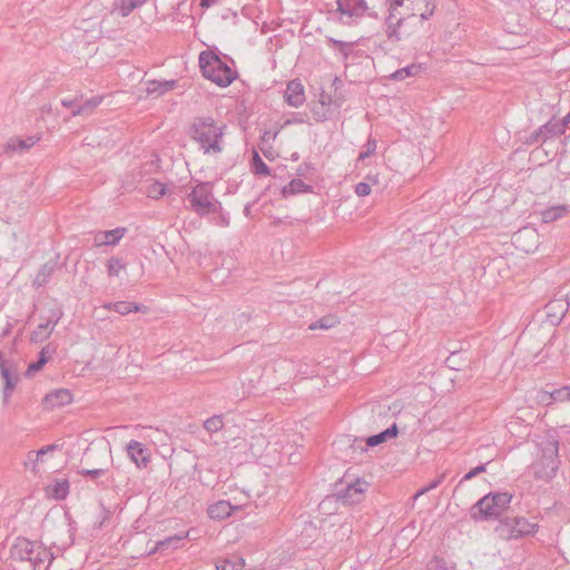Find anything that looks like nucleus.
Masks as SVG:
<instances>
[{
	"label": "nucleus",
	"instance_id": "f257e3e1",
	"mask_svg": "<svg viewBox=\"0 0 570 570\" xmlns=\"http://www.w3.org/2000/svg\"><path fill=\"white\" fill-rule=\"evenodd\" d=\"M52 560L50 550L26 538H18L10 548V566L13 570H48Z\"/></svg>",
	"mask_w": 570,
	"mask_h": 570
},
{
	"label": "nucleus",
	"instance_id": "f03ea898",
	"mask_svg": "<svg viewBox=\"0 0 570 570\" xmlns=\"http://www.w3.org/2000/svg\"><path fill=\"white\" fill-rule=\"evenodd\" d=\"M198 60L203 76L219 87L229 86L237 77V72L213 51H202Z\"/></svg>",
	"mask_w": 570,
	"mask_h": 570
},
{
	"label": "nucleus",
	"instance_id": "7ed1b4c3",
	"mask_svg": "<svg viewBox=\"0 0 570 570\" xmlns=\"http://www.w3.org/2000/svg\"><path fill=\"white\" fill-rule=\"evenodd\" d=\"M511 500L512 495L507 492L489 493L472 507L471 517L475 521L495 519L505 511Z\"/></svg>",
	"mask_w": 570,
	"mask_h": 570
},
{
	"label": "nucleus",
	"instance_id": "20e7f679",
	"mask_svg": "<svg viewBox=\"0 0 570 570\" xmlns=\"http://www.w3.org/2000/svg\"><path fill=\"white\" fill-rule=\"evenodd\" d=\"M190 209L199 216L216 213L222 209L220 202L214 196L209 183L197 184L187 195Z\"/></svg>",
	"mask_w": 570,
	"mask_h": 570
},
{
	"label": "nucleus",
	"instance_id": "39448f33",
	"mask_svg": "<svg viewBox=\"0 0 570 570\" xmlns=\"http://www.w3.org/2000/svg\"><path fill=\"white\" fill-rule=\"evenodd\" d=\"M541 458L533 463V474L537 479L551 480L559 468V443L554 439H547L541 443Z\"/></svg>",
	"mask_w": 570,
	"mask_h": 570
},
{
	"label": "nucleus",
	"instance_id": "423d86ee",
	"mask_svg": "<svg viewBox=\"0 0 570 570\" xmlns=\"http://www.w3.org/2000/svg\"><path fill=\"white\" fill-rule=\"evenodd\" d=\"M226 129V125L212 117H200L194 120L189 128V136L197 142H218Z\"/></svg>",
	"mask_w": 570,
	"mask_h": 570
},
{
	"label": "nucleus",
	"instance_id": "0eeeda50",
	"mask_svg": "<svg viewBox=\"0 0 570 570\" xmlns=\"http://www.w3.org/2000/svg\"><path fill=\"white\" fill-rule=\"evenodd\" d=\"M537 530L538 524L529 522L523 517L504 518L495 528V532L503 540H512L533 534Z\"/></svg>",
	"mask_w": 570,
	"mask_h": 570
},
{
	"label": "nucleus",
	"instance_id": "6e6552de",
	"mask_svg": "<svg viewBox=\"0 0 570 570\" xmlns=\"http://www.w3.org/2000/svg\"><path fill=\"white\" fill-rule=\"evenodd\" d=\"M393 9L403 8L409 17H419L422 21L429 20L435 11V0H389Z\"/></svg>",
	"mask_w": 570,
	"mask_h": 570
},
{
	"label": "nucleus",
	"instance_id": "1a4fd4ad",
	"mask_svg": "<svg viewBox=\"0 0 570 570\" xmlns=\"http://www.w3.org/2000/svg\"><path fill=\"white\" fill-rule=\"evenodd\" d=\"M338 20L344 24H351L363 18L367 11L366 0H336Z\"/></svg>",
	"mask_w": 570,
	"mask_h": 570
},
{
	"label": "nucleus",
	"instance_id": "9d476101",
	"mask_svg": "<svg viewBox=\"0 0 570 570\" xmlns=\"http://www.w3.org/2000/svg\"><path fill=\"white\" fill-rule=\"evenodd\" d=\"M367 487L366 481L357 479L355 482L347 483L345 488L337 490V500L344 504H357L363 500Z\"/></svg>",
	"mask_w": 570,
	"mask_h": 570
},
{
	"label": "nucleus",
	"instance_id": "9b49d317",
	"mask_svg": "<svg viewBox=\"0 0 570 570\" xmlns=\"http://www.w3.org/2000/svg\"><path fill=\"white\" fill-rule=\"evenodd\" d=\"M61 316V313L59 312H52L46 322L40 323L37 328L31 333L30 340L33 343H40L48 338L50 334L52 333L55 326L59 322Z\"/></svg>",
	"mask_w": 570,
	"mask_h": 570
},
{
	"label": "nucleus",
	"instance_id": "f8f14e48",
	"mask_svg": "<svg viewBox=\"0 0 570 570\" xmlns=\"http://www.w3.org/2000/svg\"><path fill=\"white\" fill-rule=\"evenodd\" d=\"M404 20V14L399 12L397 9H393L391 4H389V17L385 21V33L386 37L392 41H400L401 35L399 32V27L402 24Z\"/></svg>",
	"mask_w": 570,
	"mask_h": 570
},
{
	"label": "nucleus",
	"instance_id": "ddd939ff",
	"mask_svg": "<svg viewBox=\"0 0 570 570\" xmlns=\"http://www.w3.org/2000/svg\"><path fill=\"white\" fill-rule=\"evenodd\" d=\"M285 101L292 106V107H299L305 101V91L304 86L299 80H291L287 83L285 94H284Z\"/></svg>",
	"mask_w": 570,
	"mask_h": 570
},
{
	"label": "nucleus",
	"instance_id": "4468645a",
	"mask_svg": "<svg viewBox=\"0 0 570 570\" xmlns=\"http://www.w3.org/2000/svg\"><path fill=\"white\" fill-rule=\"evenodd\" d=\"M557 125H559V120L556 118H552L551 120H549L548 122L542 125L533 134V137H532L533 141L534 142H539V141L546 142L547 140L557 139L558 137L563 135L564 130H561V129L558 130Z\"/></svg>",
	"mask_w": 570,
	"mask_h": 570
},
{
	"label": "nucleus",
	"instance_id": "2eb2a0df",
	"mask_svg": "<svg viewBox=\"0 0 570 570\" xmlns=\"http://www.w3.org/2000/svg\"><path fill=\"white\" fill-rule=\"evenodd\" d=\"M127 229L125 227H117L115 229L98 232L94 237L95 246L117 245L125 236Z\"/></svg>",
	"mask_w": 570,
	"mask_h": 570
},
{
	"label": "nucleus",
	"instance_id": "dca6fc26",
	"mask_svg": "<svg viewBox=\"0 0 570 570\" xmlns=\"http://www.w3.org/2000/svg\"><path fill=\"white\" fill-rule=\"evenodd\" d=\"M0 373L4 380L3 401L7 403L19 381V375L17 372L12 371V365L9 363L0 364Z\"/></svg>",
	"mask_w": 570,
	"mask_h": 570
},
{
	"label": "nucleus",
	"instance_id": "f3484780",
	"mask_svg": "<svg viewBox=\"0 0 570 570\" xmlns=\"http://www.w3.org/2000/svg\"><path fill=\"white\" fill-rule=\"evenodd\" d=\"M563 296L554 298L546 305L547 316L552 323L560 322L569 308V302Z\"/></svg>",
	"mask_w": 570,
	"mask_h": 570
},
{
	"label": "nucleus",
	"instance_id": "a211bd4d",
	"mask_svg": "<svg viewBox=\"0 0 570 570\" xmlns=\"http://www.w3.org/2000/svg\"><path fill=\"white\" fill-rule=\"evenodd\" d=\"M127 453L138 468L149 462L148 449L140 442L131 440L127 445Z\"/></svg>",
	"mask_w": 570,
	"mask_h": 570
},
{
	"label": "nucleus",
	"instance_id": "6ab92c4d",
	"mask_svg": "<svg viewBox=\"0 0 570 570\" xmlns=\"http://www.w3.org/2000/svg\"><path fill=\"white\" fill-rule=\"evenodd\" d=\"M43 401L47 406L53 409L71 403L72 395L68 390L60 389L48 393Z\"/></svg>",
	"mask_w": 570,
	"mask_h": 570
},
{
	"label": "nucleus",
	"instance_id": "aec40b11",
	"mask_svg": "<svg viewBox=\"0 0 570 570\" xmlns=\"http://www.w3.org/2000/svg\"><path fill=\"white\" fill-rule=\"evenodd\" d=\"M176 87V80H148L146 92L148 96L159 97Z\"/></svg>",
	"mask_w": 570,
	"mask_h": 570
},
{
	"label": "nucleus",
	"instance_id": "412c9836",
	"mask_svg": "<svg viewBox=\"0 0 570 570\" xmlns=\"http://www.w3.org/2000/svg\"><path fill=\"white\" fill-rule=\"evenodd\" d=\"M233 510L234 507L228 501L222 500L210 504L208 507L207 513L210 519L220 520L229 517Z\"/></svg>",
	"mask_w": 570,
	"mask_h": 570
},
{
	"label": "nucleus",
	"instance_id": "4be33fe9",
	"mask_svg": "<svg viewBox=\"0 0 570 570\" xmlns=\"http://www.w3.org/2000/svg\"><path fill=\"white\" fill-rule=\"evenodd\" d=\"M105 308L112 309L120 315H127L131 312H146L147 309V307L144 305L122 301L116 303H108L105 305Z\"/></svg>",
	"mask_w": 570,
	"mask_h": 570
},
{
	"label": "nucleus",
	"instance_id": "5701e85b",
	"mask_svg": "<svg viewBox=\"0 0 570 570\" xmlns=\"http://www.w3.org/2000/svg\"><path fill=\"white\" fill-rule=\"evenodd\" d=\"M334 110L331 98L322 96L318 105L313 108V115L316 120L324 121L332 116Z\"/></svg>",
	"mask_w": 570,
	"mask_h": 570
},
{
	"label": "nucleus",
	"instance_id": "b1692460",
	"mask_svg": "<svg viewBox=\"0 0 570 570\" xmlns=\"http://www.w3.org/2000/svg\"><path fill=\"white\" fill-rule=\"evenodd\" d=\"M397 434H399V429H397L396 423H394L389 429H386L377 434L368 436L366 439V445L370 448L376 446L383 442H386L390 439L396 438Z\"/></svg>",
	"mask_w": 570,
	"mask_h": 570
},
{
	"label": "nucleus",
	"instance_id": "393cba45",
	"mask_svg": "<svg viewBox=\"0 0 570 570\" xmlns=\"http://www.w3.org/2000/svg\"><path fill=\"white\" fill-rule=\"evenodd\" d=\"M56 347L51 344H47L42 347V350L39 353V358L37 362L31 363L28 366L27 374H30L32 372H38L42 368V366L55 355Z\"/></svg>",
	"mask_w": 570,
	"mask_h": 570
},
{
	"label": "nucleus",
	"instance_id": "a878e982",
	"mask_svg": "<svg viewBox=\"0 0 570 570\" xmlns=\"http://www.w3.org/2000/svg\"><path fill=\"white\" fill-rule=\"evenodd\" d=\"M313 187L305 184L302 179H293L286 186L283 187L282 194L287 197L299 193H311Z\"/></svg>",
	"mask_w": 570,
	"mask_h": 570
},
{
	"label": "nucleus",
	"instance_id": "bb28decb",
	"mask_svg": "<svg viewBox=\"0 0 570 570\" xmlns=\"http://www.w3.org/2000/svg\"><path fill=\"white\" fill-rule=\"evenodd\" d=\"M568 213V207L564 205H558L549 207L541 212V219L543 223H552Z\"/></svg>",
	"mask_w": 570,
	"mask_h": 570
},
{
	"label": "nucleus",
	"instance_id": "cd10ccee",
	"mask_svg": "<svg viewBox=\"0 0 570 570\" xmlns=\"http://www.w3.org/2000/svg\"><path fill=\"white\" fill-rule=\"evenodd\" d=\"M421 66L416 63L409 65L406 67L400 68L391 73L390 79L394 81H402L410 77L416 76L421 71Z\"/></svg>",
	"mask_w": 570,
	"mask_h": 570
},
{
	"label": "nucleus",
	"instance_id": "c85d7f7f",
	"mask_svg": "<svg viewBox=\"0 0 570 570\" xmlns=\"http://www.w3.org/2000/svg\"><path fill=\"white\" fill-rule=\"evenodd\" d=\"M186 538V535H171L164 540H159L156 542L155 548L149 552V554L155 553L156 551H166L168 549H176L178 544Z\"/></svg>",
	"mask_w": 570,
	"mask_h": 570
},
{
	"label": "nucleus",
	"instance_id": "c756f323",
	"mask_svg": "<svg viewBox=\"0 0 570 570\" xmlns=\"http://www.w3.org/2000/svg\"><path fill=\"white\" fill-rule=\"evenodd\" d=\"M326 41L331 47L336 49L342 55V57L344 59L348 58V56L352 53L354 45L356 43V42L342 41V40L335 39L333 37H326Z\"/></svg>",
	"mask_w": 570,
	"mask_h": 570
},
{
	"label": "nucleus",
	"instance_id": "7c9ffc66",
	"mask_svg": "<svg viewBox=\"0 0 570 570\" xmlns=\"http://www.w3.org/2000/svg\"><path fill=\"white\" fill-rule=\"evenodd\" d=\"M537 238H538V234L535 233V230L532 228L525 227L523 229L518 230L513 235V243L517 244L518 247H521L524 252H530L531 248L522 246V242L524 239L535 240Z\"/></svg>",
	"mask_w": 570,
	"mask_h": 570
},
{
	"label": "nucleus",
	"instance_id": "2f4dec72",
	"mask_svg": "<svg viewBox=\"0 0 570 570\" xmlns=\"http://www.w3.org/2000/svg\"><path fill=\"white\" fill-rule=\"evenodd\" d=\"M250 168L255 175H262V176L269 175V168L263 161L259 153L256 149H253Z\"/></svg>",
	"mask_w": 570,
	"mask_h": 570
},
{
	"label": "nucleus",
	"instance_id": "473e14b6",
	"mask_svg": "<svg viewBox=\"0 0 570 570\" xmlns=\"http://www.w3.org/2000/svg\"><path fill=\"white\" fill-rule=\"evenodd\" d=\"M55 272V264L46 263L41 266L35 278V285L38 287L46 285Z\"/></svg>",
	"mask_w": 570,
	"mask_h": 570
},
{
	"label": "nucleus",
	"instance_id": "72a5a7b5",
	"mask_svg": "<svg viewBox=\"0 0 570 570\" xmlns=\"http://www.w3.org/2000/svg\"><path fill=\"white\" fill-rule=\"evenodd\" d=\"M57 448L58 446L56 444H50V445L41 448L38 451H30L28 453V461L24 462L26 466H28V464H31L32 470H36L37 463L39 461H41V454H47L49 452H52Z\"/></svg>",
	"mask_w": 570,
	"mask_h": 570
},
{
	"label": "nucleus",
	"instance_id": "f704fd0d",
	"mask_svg": "<svg viewBox=\"0 0 570 570\" xmlns=\"http://www.w3.org/2000/svg\"><path fill=\"white\" fill-rule=\"evenodd\" d=\"M127 267L124 259L119 257H111L107 263V273L110 277H118L121 272Z\"/></svg>",
	"mask_w": 570,
	"mask_h": 570
},
{
	"label": "nucleus",
	"instance_id": "c9c22d12",
	"mask_svg": "<svg viewBox=\"0 0 570 570\" xmlns=\"http://www.w3.org/2000/svg\"><path fill=\"white\" fill-rule=\"evenodd\" d=\"M336 324H337L336 317L333 315H327V316H324V317L320 318L318 321L312 323L309 325V330H312V331L330 330V328H333Z\"/></svg>",
	"mask_w": 570,
	"mask_h": 570
},
{
	"label": "nucleus",
	"instance_id": "e433bc0d",
	"mask_svg": "<svg viewBox=\"0 0 570 570\" xmlns=\"http://www.w3.org/2000/svg\"><path fill=\"white\" fill-rule=\"evenodd\" d=\"M148 0H121L119 11L122 17L129 16L136 8L141 7Z\"/></svg>",
	"mask_w": 570,
	"mask_h": 570
},
{
	"label": "nucleus",
	"instance_id": "4c0bfd02",
	"mask_svg": "<svg viewBox=\"0 0 570 570\" xmlns=\"http://www.w3.org/2000/svg\"><path fill=\"white\" fill-rule=\"evenodd\" d=\"M224 428L223 415H213L204 422V429L210 433H216Z\"/></svg>",
	"mask_w": 570,
	"mask_h": 570
},
{
	"label": "nucleus",
	"instance_id": "58836bf2",
	"mask_svg": "<svg viewBox=\"0 0 570 570\" xmlns=\"http://www.w3.org/2000/svg\"><path fill=\"white\" fill-rule=\"evenodd\" d=\"M166 194V185L160 181H154L147 188V196L153 199H158Z\"/></svg>",
	"mask_w": 570,
	"mask_h": 570
},
{
	"label": "nucleus",
	"instance_id": "ea45409f",
	"mask_svg": "<svg viewBox=\"0 0 570 570\" xmlns=\"http://www.w3.org/2000/svg\"><path fill=\"white\" fill-rule=\"evenodd\" d=\"M550 397L556 402L570 401V385H564L550 392Z\"/></svg>",
	"mask_w": 570,
	"mask_h": 570
},
{
	"label": "nucleus",
	"instance_id": "a19ab883",
	"mask_svg": "<svg viewBox=\"0 0 570 570\" xmlns=\"http://www.w3.org/2000/svg\"><path fill=\"white\" fill-rule=\"evenodd\" d=\"M69 492V484L66 480L57 481L52 485V494L56 499H65Z\"/></svg>",
	"mask_w": 570,
	"mask_h": 570
},
{
	"label": "nucleus",
	"instance_id": "79ce46f5",
	"mask_svg": "<svg viewBox=\"0 0 570 570\" xmlns=\"http://www.w3.org/2000/svg\"><path fill=\"white\" fill-rule=\"evenodd\" d=\"M79 474L90 478L91 480L100 479L106 475L107 469L105 468H94V469H81L78 471Z\"/></svg>",
	"mask_w": 570,
	"mask_h": 570
},
{
	"label": "nucleus",
	"instance_id": "37998d69",
	"mask_svg": "<svg viewBox=\"0 0 570 570\" xmlns=\"http://www.w3.org/2000/svg\"><path fill=\"white\" fill-rule=\"evenodd\" d=\"M102 101V97L95 96L80 104L83 109V115H89L95 108H97Z\"/></svg>",
	"mask_w": 570,
	"mask_h": 570
},
{
	"label": "nucleus",
	"instance_id": "c03bdc74",
	"mask_svg": "<svg viewBox=\"0 0 570 570\" xmlns=\"http://www.w3.org/2000/svg\"><path fill=\"white\" fill-rule=\"evenodd\" d=\"M245 561L242 558L237 559V562H232L229 560H223L217 562L216 569L217 570H236L237 568H242L244 566Z\"/></svg>",
	"mask_w": 570,
	"mask_h": 570
},
{
	"label": "nucleus",
	"instance_id": "a18cd8bd",
	"mask_svg": "<svg viewBox=\"0 0 570 570\" xmlns=\"http://www.w3.org/2000/svg\"><path fill=\"white\" fill-rule=\"evenodd\" d=\"M445 479V473H442L440 474L436 479H434L433 481H431L426 487L422 488L420 491H417L414 495V498H419L420 495L438 488L442 482L443 480Z\"/></svg>",
	"mask_w": 570,
	"mask_h": 570
},
{
	"label": "nucleus",
	"instance_id": "49530a36",
	"mask_svg": "<svg viewBox=\"0 0 570 570\" xmlns=\"http://www.w3.org/2000/svg\"><path fill=\"white\" fill-rule=\"evenodd\" d=\"M428 570H449L446 562L439 557H433L428 563Z\"/></svg>",
	"mask_w": 570,
	"mask_h": 570
},
{
	"label": "nucleus",
	"instance_id": "de8ad7c7",
	"mask_svg": "<svg viewBox=\"0 0 570 570\" xmlns=\"http://www.w3.org/2000/svg\"><path fill=\"white\" fill-rule=\"evenodd\" d=\"M487 470V463L485 464H480L478 466H475L474 469H472L471 471H469L463 478L462 480L460 481V483L464 482V481H469L471 479H473L474 476H476L478 474L482 473V472H485Z\"/></svg>",
	"mask_w": 570,
	"mask_h": 570
},
{
	"label": "nucleus",
	"instance_id": "09e8293b",
	"mask_svg": "<svg viewBox=\"0 0 570 570\" xmlns=\"http://www.w3.org/2000/svg\"><path fill=\"white\" fill-rule=\"evenodd\" d=\"M265 147H261V151L265 158L268 160H274L278 157V151L274 149L273 145H264Z\"/></svg>",
	"mask_w": 570,
	"mask_h": 570
},
{
	"label": "nucleus",
	"instance_id": "8fccbe9b",
	"mask_svg": "<svg viewBox=\"0 0 570 570\" xmlns=\"http://www.w3.org/2000/svg\"><path fill=\"white\" fill-rule=\"evenodd\" d=\"M355 194L364 197L371 194V186L367 183L361 181L355 186Z\"/></svg>",
	"mask_w": 570,
	"mask_h": 570
},
{
	"label": "nucleus",
	"instance_id": "3c124183",
	"mask_svg": "<svg viewBox=\"0 0 570 570\" xmlns=\"http://www.w3.org/2000/svg\"><path fill=\"white\" fill-rule=\"evenodd\" d=\"M32 145H24V144H21V145H6V151L7 153H14L17 150H20V151H23V150H28Z\"/></svg>",
	"mask_w": 570,
	"mask_h": 570
},
{
	"label": "nucleus",
	"instance_id": "603ef678",
	"mask_svg": "<svg viewBox=\"0 0 570 570\" xmlns=\"http://www.w3.org/2000/svg\"><path fill=\"white\" fill-rule=\"evenodd\" d=\"M559 120V125H557L558 127V130H564L568 128V126L570 125V111L562 118V119H558Z\"/></svg>",
	"mask_w": 570,
	"mask_h": 570
},
{
	"label": "nucleus",
	"instance_id": "864d4df0",
	"mask_svg": "<svg viewBox=\"0 0 570 570\" xmlns=\"http://www.w3.org/2000/svg\"><path fill=\"white\" fill-rule=\"evenodd\" d=\"M375 147H376V145H372V146H371V145H368L367 150H366V151H364V153H361V154L358 155V160H363V159L367 158L368 156H371L372 154H374V151H375Z\"/></svg>",
	"mask_w": 570,
	"mask_h": 570
},
{
	"label": "nucleus",
	"instance_id": "5fc2aeb1",
	"mask_svg": "<svg viewBox=\"0 0 570 570\" xmlns=\"http://www.w3.org/2000/svg\"><path fill=\"white\" fill-rule=\"evenodd\" d=\"M82 115H83V109H81V106L76 102V105L71 108V116L77 117V116H82Z\"/></svg>",
	"mask_w": 570,
	"mask_h": 570
},
{
	"label": "nucleus",
	"instance_id": "6e6d98bb",
	"mask_svg": "<svg viewBox=\"0 0 570 570\" xmlns=\"http://www.w3.org/2000/svg\"><path fill=\"white\" fill-rule=\"evenodd\" d=\"M543 145H539L537 146L532 151H531V155L533 157H539L542 153H544L547 156L549 155V151H546L543 148H542Z\"/></svg>",
	"mask_w": 570,
	"mask_h": 570
},
{
	"label": "nucleus",
	"instance_id": "4d7b16f0",
	"mask_svg": "<svg viewBox=\"0 0 570 570\" xmlns=\"http://www.w3.org/2000/svg\"><path fill=\"white\" fill-rule=\"evenodd\" d=\"M76 102H77L76 99H62L61 100V105L69 109H71L76 105Z\"/></svg>",
	"mask_w": 570,
	"mask_h": 570
},
{
	"label": "nucleus",
	"instance_id": "13d9d810",
	"mask_svg": "<svg viewBox=\"0 0 570 570\" xmlns=\"http://www.w3.org/2000/svg\"><path fill=\"white\" fill-rule=\"evenodd\" d=\"M209 151L220 153L222 147H220V145H207L205 153H209Z\"/></svg>",
	"mask_w": 570,
	"mask_h": 570
},
{
	"label": "nucleus",
	"instance_id": "bf43d9fd",
	"mask_svg": "<svg viewBox=\"0 0 570 570\" xmlns=\"http://www.w3.org/2000/svg\"><path fill=\"white\" fill-rule=\"evenodd\" d=\"M217 2V0H200V7L203 8H209L214 6Z\"/></svg>",
	"mask_w": 570,
	"mask_h": 570
},
{
	"label": "nucleus",
	"instance_id": "052dcab7",
	"mask_svg": "<svg viewBox=\"0 0 570 570\" xmlns=\"http://www.w3.org/2000/svg\"><path fill=\"white\" fill-rule=\"evenodd\" d=\"M228 224H229L228 218H227V217H225V216H222V217H220V225H222V226H227Z\"/></svg>",
	"mask_w": 570,
	"mask_h": 570
},
{
	"label": "nucleus",
	"instance_id": "680f3d73",
	"mask_svg": "<svg viewBox=\"0 0 570 570\" xmlns=\"http://www.w3.org/2000/svg\"><path fill=\"white\" fill-rule=\"evenodd\" d=\"M244 213L246 216H249V214H250V205L249 204L245 206Z\"/></svg>",
	"mask_w": 570,
	"mask_h": 570
},
{
	"label": "nucleus",
	"instance_id": "e2e57ef3",
	"mask_svg": "<svg viewBox=\"0 0 570 570\" xmlns=\"http://www.w3.org/2000/svg\"><path fill=\"white\" fill-rule=\"evenodd\" d=\"M98 484H99L100 487L105 488V489L109 487V482H108V481H104V480H102V481H100Z\"/></svg>",
	"mask_w": 570,
	"mask_h": 570
},
{
	"label": "nucleus",
	"instance_id": "0e129e2a",
	"mask_svg": "<svg viewBox=\"0 0 570 570\" xmlns=\"http://www.w3.org/2000/svg\"><path fill=\"white\" fill-rule=\"evenodd\" d=\"M1 363H7V362H6V361H3V358H2V354L0 353V364H1Z\"/></svg>",
	"mask_w": 570,
	"mask_h": 570
},
{
	"label": "nucleus",
	"instance_id": "69168bd1",
	"mask_svg": "<svg viewBox=\"0 0 570 570\" xmlns=\"http://www.w3.org/2000/svg\"><path fill=\"white\" fill-rule=\"evenodd\" d=\"M90 452H91V450H90V449H88V450L86 451V453H85V454H86V455H89V454H90Z\"/></svg>",
	"mask_w": 570,
	"mask_h": 570
},
{
	"label": "nucleus",
	"instance_id": "338daca9",
	"mask_svg": "<svg viewBox=\"0 0 570 570\" xmlns=\"http://www.w3.org/2000/svg\"><path fill=\"white\" fill-rule=\"evenodd\" d=\"M16 142L22 144V142H24V141H23V140H21V139H18Z\"/></svg>",
	"mask_w": 570,
	"mask_h": 570
}]
</instances>
